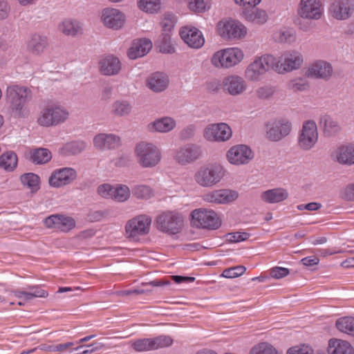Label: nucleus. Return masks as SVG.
<instances>
[{
	"label": "nucleus",
	"instance_id": "nucleus-25",
	"mask_svg": "<svg viewBox=\"0 0 354 354\" xmlns=\"http://www.w3.org/2000/svg\"><path fill=\"white\" fill-rule=\"evenodd\" d=\"M223 89L232 95L242 93L246 88L244 80L237 75L226 77L223 80Z\"/></svg>",
	"mask_w": 354,
	"mask_h": 354
},
{
	"label": "nucleus",
	"instance_id": "nucleus-23",
	"mask_svg": "<svg viewBox=\"0 0 354 354\" xmlns=\"http://www.w3.org/2000/svg\"><path fill=\"white\" fill-rule=\"evenodd\" d=\"M237 198V193L230 189H218L203 195V198L208 203H227Z\"/></svg>",
	"mask_w": 354,
	"mask_h": 354
},
{
	"label": "nucleus",
	"instance_id": "nucleus-10",
	"mask_svg": "<svg viewBox=\"0 0 354 354\" xmlns=\"http://www.w3.org/2000/svg\"><path fill=\"white\" fill-rule=\"evenodd\" d=\"M151 223V217L144 214L138 215L127 222L125 230L129 237L145 235L149 231Z\"/></svg>",
	"mask_w": 354,
	"mask_h": 354
},
{
	"label": "nucleus",
	"instance_id": "nucleus-26",
	"mask_svg": "<svg viewBox=\"0 0 354 354\" xmlns=\"http://www.w3.org/2000/svg\"><path fill=\"white\" fill-rule=\"evenodd\" d=\"M100 72L104 75H117L121 70L119 59L113 55H108L100 62Z\"/></svg>",
	"mask_w": 354,
	"mask_h": 354
},
{
	"label": "nucleus",
	"instance_id": "nucleus-60",
	"mask_svg": "<svg viewBox=\"0 0 354 354\" xmlns=\"http://www.w3.org/2000/svg\"><path fill=\"white\" fill-rule=\"evenodd\" d=\"M59 214H53L46 217L44 221V225L47 228L57 229L59 224Z\"/></svg>",
	"mask_w": 354,
	"mask_h": 354
},
{
	"label": "nucleus",
	"instance_id": "nucleus-22",
	"mask_svg": "<svg viewBox=\"0 0 354 354\" xmlns=\"http://www.w3.org/2000/svg\"><path fill=\"white\" fill-rule=\"evenodd\" d=\"M306 74L310 77L327 80L333 75V67L329 62L318 60L310 66Z\"/></svg>",
	"mask_w": 354,
	"mask_h": 354
},
{
	"label": "nucleus",
	"instance_id": "nucleus-14",
	"mask_svg": "<svg viewBox=\"0 0 354 354\" xmlns=\"http://www.w3.org/2000/svg\"><path fill=\"white\" fill-rule=\"evenodd\" d=\"M28 289V291L19 290L12 291L14 296L19 299L18 306H25L26 303L30 302L35 298H46L48 296V292L39 286H29Z\"/></svg>",
	"mask_w": 354,
	"mask_h": 354
},
{
	"label": "nucleus",
	"instance_id": "nucleus-12",
	"mask_svg": "<svg viewBox=\"0 0 354 354\" xmlns=\"http://www.w3.org/2000/svg\"><path fill=\"white\" fill-rule=\"evenodd\" d=\"M232 129L226 123H217L208 125L205 129L204 138L209 141H225L232 136Z\"/></svg>",
	"mask_w": 354,
	"mask_h": 354
},
{
	"label": "nucleus",
	"instance_id": "nucleus-19",
	"mask_svg": "<svg viewBox=\"0 0 354 354\" xmlns=\"http://www.w3.org/2000/svg\"><path fill=\"white\" fill-rule=\"evenodd\" d=\"M325 354H354V346L348 340L332 337L326 344Z\"/></svg>",
	"mask_w": 354,
	"mask_h": 354
},
{
	"label": "nucleus",
	"instance_id": "nucleus-63",
	"mask_svg": "<svg viewBox=\"0 0 354 354\" xmlns=\"http://www.w3.org/2000/svg\"><path fill=\"white\" fill-rule=\"evenodd\" d=\"M343 197L348 201H354V183L346 187L343 192Z\"/></svg>",
	"mask_w": 354,
	"mask_h": 354
},
{
	"label": "nucleus",
	"instance_id": "nucleus-46",
	"mask_svg": "<svg viewBox=\"0 0 354 354\" xmlns=\"http://www.w3.org/2000/svg\"><path fill=\"white\" fill-rule=\"evenodd\" d=\"M54 126L64 122L68 118L69 113L64 109L60 106L50 107Z\"/></svg>",
	"mask_w": 354,
	"mask_h": 354
},
{
	"label": "nucleus",
	"instance_id": "nucleus-33",
	"mask_svg": "<svg viewBox=\"0 0 354 354\" xmlns=\"http://www.w3.org/2000/svg\"><path fill=\"white\" fill-rule=\"evenodd\" d=\"M337 161L340 164H354V145L342 146L338 149Z\"/></svg>",
	"mask_w": 354,
	"mask_h": 354
},
{
	"label": "nucleus",
	"instance_id": "nucleus-37",
	"mask_svg": "<svg viewBox=\"0 0 354 354\" xmlns=\"http://www.w3.org/2000/svg\"><path fill=\"white\" fill-rule=\"evenodd\" d=\"M17 165V156L12 151H7L0 156V167L7 171H13Z\"/></svg>",
	"mask_w": 354,
	"mask_h": 354
},
{
	"label": "nucleus",
	"instance_id": "nucleus-53",
	"mask_svg": "<svg viewBox=\"0 0 354 354\" xmlns=\"http://www.w3.org/2000/svg\"><path fill=\"white\" fill-rule=\"evenodd\" d=\"M175 17L171 14H166L164 15L162 21H160V25L162 27V32H168L171 33L172 29L174 27L175 24Z\"/></svg>",
	"mask_w": 354,
	"mask_h": 354
},
{
	"label": "nucleus",
	"instance_id": "nucleus-30",
	"mask_svg": "<svg viewBox=\"0 0 354 354\" xmlns=\"http://www.w3.org/2000/svg\"><path fill=\"white\" fill-rule=\"evenodd\" d=\"M320 125L323 128L324 133L327 137L335 136L341 131L338 121L328 115L320 118Z\"/></svg>",
	"mask_w": 354,
	"mask_h": 354
},
{
	"label": "nucleus",
	"instance_id": "nucleus-50",
	"mask_svg": "<svg viewBox=\"0 0 354 354\" xmlns=\"http://www.w3.org/2000/svg\"><path fill=\"white\" fill-rule=\"evenodd\" d=\"M58 230L63 232H68L75 227V221L70 216L59 214Z\"/></svg>",
	"mask_w": 354,
	"mask_h": 354
},
{
	"label": "nucleus",
	"instance_id": "nucleus-20",
	"mask_svg": "<svg viewBox=\"0 0 354 354\" xmlns=\"http://www.w3.org/2000/svg\"><path fill=\"white\" fill-rule=\"evenodd\" d=\"M102 20L105 26L118 30L123 26L125 19L120 10L108 8L102 10Z\"/></svg>",
	"mask_w": 354,
	"mask_h": 354
},
{
	"label": "nucleus",
	"instance_id": "nucleus-3",
	"mask_svg": "<svg viewBox=\"0 0 354 354\" xmlns=\"http://www.w3.org/2000/svg\"><path fill=\"white\" fill-rule=\"evenodd\" d=\"M225 175L219 164H209L201 167L194 174L195 181L201 187H210L218 183Z\"/></svg>",
	"mask_w": 354,
	"mask_h": 354
},
{
	"label": "nucleus",
	"instance_id": "nucleus-1",
	"mask_svg": "<svg viewBox=\"0 0 354 354\" xmlns=\"http://www.w3.org/2000/svg\"><path fill=\"white\" fill-rule=\"evenodd\" d=\"M5 98L16 117L24 118L28 116L26 104L32 99V92L29 88L16 84L9 86L6 91Z\"/></svg>",
	"mask_w": 354,
	"mask_h": 354
},
{
	"label": "nucleus",
	"instance_id": "nucleus-48",
	"mask_svg": "<svg viewBox=\"0 0 354 354\" xmlns=\"http://www.w3.org/2000/svg\"><path fill=\"white\" fill-rule=\"evenodd\" d=\"M151 350H156L170 346L173 344V339L169 336L161 335L155 338H151Z\"/></svg>",
	"mask_w": 354,
	"mask_h": 354
},
{
	"label": "nucleus",
	"instance_id": "nucleus-38",
	"mask_svg": "<svg viewBox=\"0 0 354 354\" xmlns=\"http://www.w3.org/2000/svg\"><path fill=\"white\" fill-rule=\"evenodd\" d=\"M156 45L161 53L171 54L175 52L174 47L171 43V33L162 32L156 42Z\"/></svg>",
	"mask_w": 354,
	"mask_h": 354
},
{
	"label": "nucleus",
	"instance_id": "nucleus-36",
	"mask_svg": "<svg viewBox=\"0 0 354 354\" xmlns=\"http://www.w3.org/2000/svg\"><path fill=\"white\" fill-rule=\"evenodd\" d=\"M48 45L46 37L39 35H33L28 42V49L34 54L43 52Z\"/></svg>",
	"mask_w": 354,
	"mask_h": 354
},
{
	"label": "nucleus",
	"instance_id": "nucleus-43",
	"mask_svg": "<svg viewBox=\"0 0 354 354\" xmlns=\"http://www.w3.org/2000/svg\"><path fill=\"white\" fill-rule=\"evenodd\" d=\"M132 194L138 199L148 200L153 196V192L149 186L139 185L132 189Z\"/></svg>",
	"mask_w": 354,
	"mask_h": 354
},
{
	"label": "nucleus",
	"instance_id": "nucleus-8",
	"mask_svg": "<svg viewBox=\"0 0 354 354\" xmlns=\"http://www.w3.org/2000/svg\"><path fill=\"white\" fill-rule=\"evenodd\" d=\"M217 27L219 35L224 39H239L246 34L245 27L234 20H222Z\"/></svg>",
	"mask_w": 354,
	"mask_h": 354
},
{
	"label": "nucleus",
	"instance_id": "nucleus-9",
	"mask_svg": "<svg viewBox=\"0 0 354 354\" xmlns=\"http://www.w3.org/2000/svg\"><path fill=\"white\" fill-rule=\"evenodd\" d=\"M317 138V125L314 121L308 120L302 127L298 139V146L303 150H309L315 145Z\"/></svg>",
	"mask_w": 354,
	"mask_h": 354
},
{
	"label": "nucleus",
	"instance_id": "nucleus-57",
	"mask_svg": "<svg viewBox=\"0 0 354 354\" xmlns=\"http://www.w3.org/2000/svg\"><path fill=\"white\" fill-rule=\"evenodd\" d=\"M289 273V269L283 267H274L270 270V275L277 279L286 277Z\"/></svg>",
	"mask_w": 354,
	"mask_h": 354
},
{
	"label": "nucleus",
	"instance_id": "nucleus-2",
	"mask_svg": "<svg viewBox=\"0 0 354 354\" xmlns=\"http://www.w3.org/2000/svg\"><path fill=\"white\" fill-rule=\"evenodd\" d=\"M278 68L277 59L271 55H265L255 59L248 66L245 77L250 81H259L267 71L270 69L277 71Z\"/></svg>",
	"mask_w": 354,
	"mask_h": 354
},
{
	"label": "nucleus",
	"instance_id": "nucleus-51",
	"mask_svg": "<svg viewBox=\"0 0 354 354\" xmlns=\"http://www.w3.org/2000/svg\"><path fill=\"white\" fill-rule=\"evenodd\" d=\"M130 189L127 185H119L113 189V199L124 202L130 197Z\"/></svg>",
	"mask_w": 354,
	"mask_h": 354
},
{
	"label": "nucleus",
	"instance_id": "nucleus-34",
	"mask_svg": "<svg viewBox=\"0 0 354 354\" xmlns=\"http://www.w3.org/2000/svg\"><path fill=\"white\" fill-rule=\"evenodd\" d=\"M51 158V153L46 148H37L30 151V160L37 165L47 163Z\"/></svg>",
	"mask_w": 354,
	"mask_h": 354
},
{
	"label": "nucleus",
	"instance_id": "nucleus-55",
	"mask_svg": "<svg viewBox=\"0 0 354 354\" xmlns=\"http://www.w3.org/2000/svg\"><path fill=\"white\" fill-rule=\"evenodd\" d=\"M250 21L257 24H264L267 21L268 15L265 10L257 9L255 12H252L247 17Z\"/></svg>",
	"mask_w": 354,
	"mask_h": 354
},
{
	"label": "nucleus",
	"instance_id": "nucleus-17",
	"mask_svg": "<svg viewBox=\"0 0 354 354\" xmlns=\"http://www.w3.org/2000/svg\"><path fill=\"white\" fill-rule=\"evenodd\" d=\"M76 177L77 172L75 169L65 167L52 174L48 179V183L52 187H59L70 184Z\"/></svg>",
	"mask_w": 354,
	"mask_h": 354
},
{
	"label": "nucleus",
	"instance_id": "nucleus-42",
	"mask_svg": "<svg viewBox=\"0 0 354 354\" xmlns=\"http://www.w3.org/2000/svg\"><path fill=\"white\" fill-rule=\"evenodd\" d=\"M249 354H278V352L271 344L263 342L252 346Z\"/></svg>",
	"mask_w": 354,
	"mask_h": 354
},
{
	"label": "nucleus",
	"instance_id": "nucleus-58",
	"mask_svg": "<svg viewBox=\"0 0 354 354\" xmlns=\"http://www.w3.org/2000/svg\"><path fill=\"white\" fill-rule=\"evenodd\" d=\"M113 189L114 187H113L111 185L109 184H104L98 187L97 192L103 198H110L113 199Z\"/></svg>",
	"mask_w": 354,
	"mask_h": 354
},
{
	"label": "nucleus",
	"instance_id": "nucleus-44",
	"mask_svg": "<svg viewBox=\"0 0 354 354\" xmlns=\"http://www.w3.org/2000/svg\"><path fill=\"white\" fill-rule=\"evenodd\" d=\"M20 178L22 184L30 188L32 192L39 189V177L37 175L33 173L24 174Z\"/></svg>",
	"mask_w": 354,
	"mask_h": 354
},
{
	"label": "nucleus",
	"instance_id": "nucleus-35",
	"mask_svg": "<svg viewBox=\"0 0 354 354\" xmlns=\"http://www.w3.org/2000/svg\"><path fill=\"white\" fill-rule=\"evenodd\" d=\"M335 326L341 333L354 337V317L339 318L336 321Z\"/></svg>",
	"mask_w": 354,
	"mask_h": 354
},
{
	"label": "nucleus",
	"instance_id": "nucleus-27",
	"mask_svg": "<svg viewBox=\"0 0 354 354\" xmlns=\"http://www.w3.org/2000/svg\"><path fill=\"white\" fill-rule=\"evenodd\" d=\"M169 77L163 73H154L147 80V86L156 93L165 91L169 85Z\"/></svg>",
	"mask_w": 354,
	"mask_h": 354
},
{
	"label": "nucleus",
	"instance_id": "nucleus-54",
	"mask_svg": "<svg viewBox=\"0 0 354 354\" xmlns=\"http://www.w3.org/2000/svg\"><path fill=\"white\" fill-rule=\"evenodd\" d=\"M151 338L140 339L132 342L131 346L135 351L143 352L151 350Z\"/></svg>",
	"mask_w": 354,
	"mask_h": 354
},
{
	"label": "nucleus",
	"instance_id": "nucleus-41",
	"mask_svg": "<svg viewBox=\"0 0 354 354\" xmlns=\"http://www.w3.org/2000/svg\"><path fill=\"white\" fill-rule=\"evenodd\" d=\"M286 354H325L322 351L315 353L314 348L308 344H299L287 349Z\"/></svg>",
	"mask_w": 354,
	"mask_h": 354
},
{
	"label": "nucleus",
	"instance_id": "nucleus-5",
	"mask_svg": "<svg viewBox=\"0 0 354 354\" xmlns=\"http://www.w3.org/2000/svg\"><path fill=\"white\" fill-rule=\"evenodd\" d=\"M157 228L169 234H176L183 227V218L176 212H164L159 214L156 220Z\"/></svg>",
	"mask_w": 354,
	"mask_h": 354
},
{
	"label": "nucleus",
	"instance_id": "nucleus-6",
	"mask_svg": "<svg viewBox=\"0 0 354 354\" xmlns=\"http://www.w3.org/2000/svg\"><path fill=\"white\" fill-rule=\"evenodd\" d=\"M192 225L197 228L216 230L220 227L221 221L213 210L194 209L191 213Z\"/></svg>",
	"mask_w": 354,
	"mask_h": 354
},
{
	"label": "nucleus",
	"instance_id": "nucleus-47",
	"mask_svg": "<svg viewBox=\"0 0 354 354\" xmlns=\"http://www.w3.org/2000/svg\"><path fill=\"white\" fill-rule=\"evenodd\" d=\"M277 91L276 86L267 84L258 88L255 91V94L257 97L260 100H269Z\"/></svg>",
	"mask_w": 354,
	"mask_h": 354
},
{
	"label": "nucleus",
	"instance_id": "nucleus-18",
	"mask_svg": "<svg viewBox=\"0 0 354 354\" xmlns=\"http://www.w3.org/2000/svg\"><path fill=\"white\" fill-rule=\"evenodd\" d=\"M303 62L302 55L296 51L285 53L279 59H277L279 68L277 71L280 72L281 70L284 71H292L299 68Z\"/></svg>",
	"mask_w": 354,
	"mask_h": 354
},
{
	"label": "nucleus",
	"instance_id": "nucleus-7",
	"mask_svg": "<svg viewBox=\"0 0 354 354\" xmlns=\"http://www.w3.org/2000/svg\"><path fill=\"white\" fill-rule=\"evenodd\" d=\"M243 58V53L239 48H232L215 53L211 62L217 68H230L237 64Z\"/></svg>",
	"mask_w": 354,
	"mask_h": 354
},
{
	"label": "nucleus",
	"instance_id": "nucleus-62",
	"mask_svg": "<svg viewBox=\"0 0 354 354\" xmlns=\"http://www.w3.org/2000/svg\"><path fill=\"white\" fill-rule=\"evenodd\" d=\"M295 39L292 30H285L279 32V41L280 42H291Z\"/></svg>",
	"mask_w": 354,
	"mask_h": 354
},
{
	"label": "nucleus",
	"instance_id": "nucleus-40",
	"mask_svg": "<svg viewBox=\"0 0 354 354\" xmlns=\"http://www.w3.org/2000/svg\"><path fill=\"white\" fill-rule=\"evenodd\" d=\"M59 30L65 35L75 36L81 32L82 28L77 21L65 19L59 25Z\"/></svg>",
	"mask_w": 354,
	"mask_h": 354
},
{
	"label": "nucleus",
	"instance_id": "nucleus-61",
	"mask_svg": "<svg viewBox=\"0 0 354 354\" xmlns=\"http://www.w3.org/2000/svg\"><path fill=\"white\" fill-rule=\"evenodd\" d=\"M309 88V84L303 79L294 80L292 82V88L295 91H303Z\"/></svg>",
	"mask_w": 354,
	"mask_h": 354
},
{
	"label": "nucleus",
	"instance_id": "nucleus-29",
	"mask_svg": "<svg viewBox=\"0 0 354 354\" xmlns=\"http://www.w3.org/2000/svg\"><path fill=\"white\" fill-rule=\"evenodd\" d=\"M93 141L95 146L100 149H111L119 146L120 139L113 134L100 133Z\"/></svg>",
	"mask_w": 354,
	"mask_h": 354
},
{
	"label": "nucleus",
	"instance_id": "nucleus-59",
	"mask_svg": "<svg viewBox=\"0 0 354 354\" xmlns=\"http://www.w3.org/2000/svg\"><path fill=\"white\" fill-rule=\"evenodd\" d=\"M188 4L189 9L196 12L205 10L206 6L204 0H188Z\"/></svg>",
	"mask_w": 354,
	"mask_h": 354
},
{
	"label": "nucleus",
	"instance_id": "nucleus-64",
	"mask_svg": "<svg viewBox=\"0 0 354 354\" xmlns=\"http://www.w3.org/2000/svg\"><path fill=\"white\" fill-rule=\"evenodd\" d=\"M300 262L304 266L307 267L316 266L319 262V259L316 256H311L303 258Z\"/></svg>",
	"mask_w": 354,
	"mask_h": 354
},
{
	"label": "nucleus",
	"instance_id": "nucleus-4",
	"mask_svg": "<svg viewBox=\"0 0 354 354\" xmlns=\"http://www.w3.org/2000/svg\"><path fill=\"white\" fill-rule=\"evenodd\" d=\"M135 151L139 164L143 167H155L161 160L160 149L152 143L140 142Z\"/></svg>",
	"mask_w": 354,
	"mask_h": 354
},
{
	"label": "nucleus",
	"instance_id": "nucleus-15",
	"mask_svg": "<svg viewBox=\"0 0 354 354\" xmlns=\"http://www.w3.org/2000/svg\"><path fill=\"white\" fill-rule=\"evenodd\" d=\"M201 153L200 147L195 145H187L178 150L175 160L178 164L185 165L196 161L200 158Z\"/></svg>",
	"mask_w": 354,
	"mask_h": 354
},
{
	"label": "nucleus",
	"instance_id": "nucleus-24",
	"mask_svg": "<svg viewBox=\"0 0 354 354\" xmlns=\"http://www.w3.org/2000/svg\"><path fill=\"white\" fill-rule=\"evenodd\" d=\"M299 14L304 19H319L322 16L319 2L317 0H301Z\"/></svg>",
	"mask_w": 354,
	"mask_h": 354
},
{
	"label": "nucleus",
	"instance_id": "nucleus-16",
	"mask_svg": "<svg viewBox=\"0 0 354 354\" xmlns=\"http://www.w3.org/2000/svg\"><path fill=\"white\" fill-rule=\"evenodd\" d=\"M354 10L353 0H334L330 6L333 17L339 20H344L351 17Z\"/></svg>",
	"mask_w": 354,
	"mask_h": 354
},
{
	"label": "nucleus",
	"instance_id": "nucleus-11",
	"mask_svg": "<svg viewBox=\"0 0 354 354\" xmlns=\"http://www.w3.org/2000/svg\"><path fill=\"white\" fill-rule=\"evenodd\" d=\"M267 138L272 142H277L290 134L292 126L286 120H275L266 124Z\"/></svg>",
	"mask_w": 354,
	"mask_h": 354
},
{
	"label": "nucleus",
	"instance_id": "nucleus-52",
	"mask_svg": "<svg viewBox=\"0 0 354 354\" xmlns=\"http://www.w3.org/2000/svg\"><path fill=\"white\" fill-rule=\"evenodd\" d=\"M246 271V268L243 266H237L225 269L221 274V277L225 278H236L243 274Z\"/></svg>",
	"mask_w": 354,
	"mask_h": 354
},
{
	"label": "nucleus",
	"instance_id": "nucleus-13",
	"mask_svg": "<svg viewBox=\"0 0 354 354\" xmlns=\"http://www.w3.org/2000/svg\"><path fill=\"white\" fill-rule=\"evenodd\" d=\"M227 159L234 165L248 163L253 158L252 150L246 145H241L232 147L227 152Z\"/></svg>",
	"mask_w": 354,
	"mask_h": 354
},
{
	"label": "nucleus",
	"instance_id": "nucleus-28",
	"mask_svg": "<svg viewBox=\"0 0 354 354\" xmlns=\"http://www.w3.org/2000/svg\"><path fill=\"white\" fill-rule=\"evenodd\" d=\"M152 48V43L149 39H140L134 41L132 46L128 51V56L131 59L145 55Z\"/></svg>",
	"mask_w": 354,
	"mask_h": 354
},
{
	"label": "nucleus",
	"instance_id": "nucleus-32",
	"mask_svg": "<svg viewBox=\"0 0 354 354\" xmlns=\"http://www.w3.org/2000/svg\"><path fill=\"white\" fill-rule=\"evenodd\" d=\"M288 192L281 188L270 189L262 193L261 198L269 203H279L288 197Z\"/></svg>",
	"mask_w": 354,
	"mask_h": 354
},
{
	"label": "nucleus",
	"instance_id": "nucleus-49",
	"mask_svg": "<svg viewBox=\"0 0 354 354\" xmlns=\"http://www.w3.org/2000/svg\"><path fill=\"white\" fill-rule=\"evenodd\" d=\"M37 123L40 126L46 127L54 126L50 107H46L40 112L37 118Z\"/></svg>",
	"mask_w": 354,
	"mask_h": 354
},
{
	"label": "nucleus",
	"instance_id": "nucleus-21",
	"mask_svg": "<svg viewBox=\"0 0 354 354\" xmlns=\"http://www.w3.org/2000/svg\"><path fill=\"white\" fill-rule=\"evenodd\" d=\"M180 35L183 41L191 48H200L205 43L202 32L195 27H183Z\"/></svg>",
	"mask_w": 354,
	"mask_h": 354
},
{
	"label": "nucleus",
	"instance_id": "nucleus-31",
	"mask_svg": "<svg viewBox=\"0 0 354 354\" xmlns=\"http://www.w3.org/2000/svg\"><path fill=\"white\" fill-rule=\"evenodd\" d=\"M176 126L175 120L170 117H164L156 120L149 124L151 131L166 133L171 131Z\"/></svg>",
	"mask_w": 354,
	"mask_h": 354
},
{
	"label": "nucleus",
	"instance_id": "nucleus-56",
	"mask_svg": "<svg viewBox=\"0 0 354 354\" xmlns=\"http://www.w3.org/2000/svg\"><path fill=\"white\" fill-rule=\"evenodd\" d=\"M227 240L230 242H241L247 240L250 237V234L248 232H233L228 233L227 235Z\"/></svg>",
	"mask_w": 354,
	"mask_h": 354
},
{
	"label": "nucleus",
	"instance_id": "nucleus-39",
	"mask_svg": "<svg viewBox=\"0 0 354 354\" xmlns=\"http://www.w3.org/2000/svg\"><path fill=\"white\" fill-rule=\"evenodd\" d=\"M131 106L127 101L117 100L111 106V113L118 117H124L131 111Z\"/></svg>",
	"mask_w": 354,
	"mask_h": 354
},
{
	"label": "nucleus",
	"instance_id": "nucleus-45",
	"mask_svg": "<svg viewBox=\"0 0 354 354\" xmlns=\"http://www.w3.org/2000/svg\"><path fill=\"white\" fill-rule=\"evenodd\" d=\"M138 5L142 11L153 13L160 9V0H138Z\"/></svg>",
	"mask_w": 354,
	"mask_h": 354
}]
</instances>
